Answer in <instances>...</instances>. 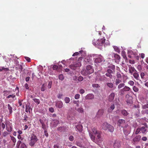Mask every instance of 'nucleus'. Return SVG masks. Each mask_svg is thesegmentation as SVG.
I'll return each instance as SVG.
<instances>
[{"label": "nucleus", "instance_id": "obj_26", "mask_svg": "<svg viewBox=\"0 0 148 148\" xmlns=\"http://www.w3.org/2000/svg\"><path fill=\"white\" fill-rule=\"evenodd\" d=\"M115 53L113 52L110 53L108 54L107 57L109 59H113Z\"/></svg>", "mask_w": 148, "mask_h": 148}, {"label": "nucleus", "instance_id": "obj_46", "mask_svg": "<svg viewBox=\"0 0 148 148\" xmlns=\"http://www.w3.org/2000/svg\"><path fill=\"white\" fill-rule=\"evenodd\" d=\"M121 81L120 80H119V79H116V81L115 82V84L116 85H118L119 83H121Z\"/></svg>", "mask_w": 148, "mask_h": 148}, {"label": "nucleus", "instance_id": "obj_64", "mask_svg": "<svg viewBox=\"0 0 148 148\" xmlns=\"http://www.w3.org/2000/svg\"><path fill=\"white\" fill-rule=\"evenodd\" d=\"M49 112L52 113H53L54 112V108L51 107L49 108Z\"/></svg>", "mask_w": 148, "mask_h": 148}, {"label": "nucleus", "instance_id": "obj_6", "mask_svg": "<svg viewBox=\"0 0 148 148\" xmlns=\"http://www.w3.org/2000/svg\"><path fill=\"white\" fill-rule=\"evenodd\" d=\"M86 141H84L83 140L81 139L78 140L76 142V145L81 147L82 148H86Z\"/></svg>", "mask_w": 148, "mask_h": 148}, {"label": "nucleus", "instance_id": "obj_17", "mask_svg": "<svg viewBox=\"0 0 148 148\" xmlns=\"http://www.w3.org/2000/svg\"><path fill=\"white\" fill-rule=\"evenodd\" d=\"M84 62H86L87 64H90L91 62V57L89 56H87L85 57L84 58Z\"/></svg>", "mask_w": 148, "mask_h": 148}, {"label": "nucleus", "instance_id": "obj_10", "mask_svg": "<svg viewBox=\"0 0 148 148\" xmlns=\"http://www.w3.org/2000/svg\"><path fill=\"white\" fill-rule=\"evenodd\" d=\"M114 71H113L112 70L108 69L105 74V75L107 77H109L110 79H111L112 77V74L114 73Z\"/></svg>", "mask_w": 148, "mask_h": 148}, {"label": "nucleus", "instance_id": "obj_16", "mask_svg": "<svg viewBox=\"0 0 148 148\" xmlns=\"http://www.w3.org/2000/svg\"><path fill=\"white\" fill-rule=\"evenodd\" d=\"M113 146L114 148H120L121 145L119 141V140H115L114 142Z\"/></svg>", "mask_w": 148, "mask_h": 148}, {"label": "nucleus", "instance_id": "obj_43", "mask_svg": "<svg viewBox=\"0 0 148 148\" xmlns=\"http://www.w3.org/2000/svg\"><path fill=\"white\" fill-rule=\"evenodd\" d=\"M89 134L90 136L92 139V140L93 141H94L95 140V136L92 135V134L90 133L89 131Z\"/></svg>", "mask_w": 148, "mask_h": 148}, {"label": "nucleus", "instance_id": "obj_37", "mask_svg": "<svg viewBox=\"0 0 148 148\" xmlns=\"http://www.w3.org/2000/svg\"><path fill=\"white\" fill-rule=\"evenodd\" d=\"M103 113V109H100L98 110L97 113V115H99V116H101Z\"/></svg>", "mask_w": 148, "mask_h": 148}, {"label": "nucleus", "instance_id": "obj_51", "mask_svg": "<svg viewBox=\"0 0 148 148\" xmlns=\"http://www.w3.org/2000/svg\"><path fill=\"white\" fill-rule=\"evenodd\" d=\"M109 45H110L109 41L108 40H107L106 41V42H105V43H104V47H105L108 46H109Z\"/></svg>", "mask_w": 148, "mask_h": 148}, {"label": "nucleus", "instance_id": "obj_61", "mask_svg": "<svg viewBox=\"0 0 148 148\" xmlns=\"http://www.w3.org/2000/svg\"><path fill=\"white\" fill-rule=\"evenodd\" d=\"M63 95L62 93H59L57 95V97L58 99L62 98V97L63 96Z\"/></svg>", "mask_w": 148, "mask_h": 148}, {"label": "nucleus", "instance_id": "obj_34", "mask_svg": "<svg viewBox=\"0 0 148 148\" xmlns=\"http://www.w3.org/2000/svg\"><path fill=\"white\" fill-rule=\"evenodd\" d=\"M98 79L100 81H104L106 80L107 78L104 75H103L99 77Z\"/></svg>", "mask_w": 148, "mask_h": 148}, {"label": "nucleus", "instance_id": "obj_11", "mask_svg": "<svg viewBox=\"0 0 148 148\" xmlns=\"http://www.w3.org/2000/svg\"><path fill=\"white\" fill-rule=\"evenodd\" d=\"M117 125L119 126L124 127L125 125H127L125 123V120L123 119H119L117 122Z\"/></svg>", "mask_w": 148, "mask_h": 148}, {"label": "nucleus", "instance_id": "obj_41", "mask_svg": "<svg viewBox=\"0 0 148 148\" xmlns=\"http://www.w3.org/2000/svg\"><path fill=\"white\" fill-rule=\"evenodd\" d=\"M108 68L110 69H111L113 70V71H114V70L115 69V66L113 64H111L108 66Z\"/></svg>", "mask_w": 148, "mask_h": 148}, {"label": "nucleus", "instance_id": "obj_3", "mask_svg": "<svg viewBox=\"0 0 148 148\" xmlns=\"http://www.w3.org/2000/svg\"><path fill=\"white\" fill-rule=\"evenodd\" d=\"M94 72V69L91 66L89 65L86 66V69H83L81 71L82 74L84 75H86L90 74Z\"/></svg>", "mask_w": 148, "mask_h": 148}, {"label": "nucleus", "instance_id": "obj_29", "mask_svg": "<svg viewBox=\"0 0 148 148\" xmlns=\"http://www.w3.org/2000/svg\"><path fill=\"white\" fill-rule=\"evenodd\" d=\"M121 113L124 116H127L129 114L127 111L125 110H121Z\"/></svg>", "mask_w": 148, "mask_h": 148}, {"label": "nucleus", "instance_id": "obj_35", "mask_svg": "<svg viewBox=\"0 0 148 148\" xmlns=\"http://www.w3.org/2000/svg\"><path fill=\"white\" fill-rule=\"evenodd\" d=\"M47 86V84L45 83L43 84L41 88V90L42 91H44L46 89V86Z\"/></svg>", "mask_w": 148, "mask_h": 148}, {"label": "nucleus", "instance_id": "obj_27", "mask_svg": "<svg viewBox=\"0 0 148 148\" xmlns=\"http://www.w3.org/2000/svg\"><path fill=\"white\" fill-rule=\"evenodd\" d=\"M139 133H140V128L138 127L136 129H135L134 130L133 134L137 135Z\"/></svg>", "mask_w": 148, "mask_h": 148}, {"label": "nucleus", "instance_id": "obj_5", "mask_svg": "<svg viewBox=\"0 0 148 148\" xmlns=\"http://www.w3.org/2000/svg\"><path fill=\"white\" fill-rule=\"evenodd\" d=\"M38 140V139L35 135L32 134L30 138V140L29 143V145L31 147L33 146Z\"/></svg>", "mask_w": 148, "mask_h": 148}, {"label": "nucleus", "instance_id": "obj_42", "mask_svg": "<svg viewBox=\"0 0 148 148\" xmlns=\"http://www.w3.org/2000/svg\"><path fill=\"white\" fill-rule=\"evenodd\" d=\"M107 85L110 88H112L113 87V84L111 83H108Z\"/></svg>", "mask_w": 148, "mask_h": 148}, {"label": "nucleus", "instance_id": "obj_47", "mask_svg": "<svg viewBox=\"0 0 148 148\" xmlns=\"http://www.w3.org/2000/svg\"><path fill=\"white\" fill-rule=\"evenodd\" d=\"M33 100L37 104H39L40 103V101L38 99H33Z\"/></svg>", "mask_w": 148, "mask_h": 148}, {"label": "nucleus", "instance_id": "obj_28", "mask_svg": "<svg viewBox=\"0 0 148 148\" xmlns=\"http://www.w3.org/2000/svg\"><path fill=\"white\" fill-rule=\"evenodd\" d=\"M130 87L127 86H125L123 89L121 90V91L122 92L129 91H130Z\"/></svg>", "mask_w": 148, "mask_h": 148}, {"label": "nucleus", "instance_id": "obj_56", "mask_svg": "<svg viewBox=\"0 0 148 148\" xmlns=\"http://www.w3.org/2000/svg\"><path fill=\"white\" fill-rule=\"evenodd\" d=\"M21 148H27L26 145L24 143H22L21 145Z\"/></svg>", "mask_w": 148, "mask_h": 148}, {"label": "nucleus", "instance_id": "obj_21", "mask_svg": "<svg viewBox=\"0 0 148 148\" xmlns=\"http://www.w3.org/2000/svg\"><path fill=\"white\" fill-rule=\"evenodd\" d=\"M59 123V121L58 120L55 119L53 120L51 123V124H53L54 127L57 126Z\"/></svg>", "mask_w": 148, "mask_h": 148}, {"label": "nucleus", "instance_id": "obj_33", "mask_svg": "<svg viewBox=\"0 0 148 148\" xmlns=\"http://www.w3.org/2000/svg\"><path fill=\"white\" fill-rule=\"evenodd\" d=\"M76 110L79 113H84V110L83 108L82 107L79 108L77 109H76Z\"/></svg>", "mask_w": 148, "mask_h": 148}, {"label": "nucleus", "instance_id": "obj_9", "mask_svg": "<svg viewBox=\"0 0 148 148\" xmlns=\"http://www.w3.org/2000/svg\"><path fill=\"white\" fill-rule=\"evenodd\" d=\"M137 51L136 50L128 51L127 52L128 57L130 58H132L136 55H137Z\"/></svg>", "mask_w": 148, "mask_h": 148}, {"label": "nucleus", "instance_id": "obj_22", "mask_svg": "<svg viewBox=\"0 0 148 148\" xmlns=\"http://www.w3.org/2000/svg\"><path fill=\"white\" fill-rule=\"evenodd\" d=\"M141 136L140 135L136 136L133 139V141L135 143H137L140 141L141 139Z\"/></svg>", "mask_w": 148, "mask_h": 148}, {"label": "nucleus", "instance_id": "obj_44", "mask_svg": "<svg viewBox=\"0 0 148 148\" xmlns=\"http://www.w3.org/2000/svg\"><path fill=\"white\" fill-rule=\"evenodd\" d=\"M58 78L60 80L62 81L64 79V77L62 74H61L59 75Z\"/></svg>", "mask_w": 148, "mask_h": 148}, {"label": "nucleus", "instance_id": "obj_15", "mask_svg": "<svg viewBox=\"0 0 148 148\" xmlns=\"http://www.w3.org/2000/svg\"><path fill=\"white\" fill-rule=\"evenodd\" d=\"M55 106L57 108H61L63 107V103L61 101H58L56 102Z\"/></svg>", "mask_w": 148, "mask_h": 148}, {"label": "nucleus", "instance_id": "obj_45", "mask_svg": "<svg viewBox=\"0 0 148 148\" xmlns=\"http://www.w3.org/2000/svg\"><path fill=\"white\" fill-rule=\"evenodd\" d=\"M121 55L123 58L125 59L127 58L125 55V52L124 51H122L121 52Z\"/></svg>", "mask_w": 148, "mask_h": 148}, {"label": "nucleus", "instance_id": "obj_23", "mask_svg": "<svg viewBox=\"0 0 148 148\" xmlns=\"http://www.w3.org/2000/svg\"><path fill=\"white\" fill-rule=\"evenodd\" d=\"M73 59H74L73 58H71L69 60H67L65 61L64 60H63L61 62L63 64H65L66 63L70 64V63L72 62L71 60H73Z\"/></svg>", "mask_w": 148, "mask_h": 148}, {"label": "nucleus", "instance_id": "obj_2", "mask_svg": "<svg viewBox=\"0 0 148 148\" xmlns=\"http://www.w3.org/2000/svg\"><path fill=\"white\" fill-rule=\"evenodd\" d=\"M101 127L103 130H108L111 132H113L114 130V127L106 122H105L103 123Z\"/></svg>", "mask_w": 148, "mask_h": 148}, {"label": "nucleus", "instance_id": "obj_58", "mask_svg": "<svg viewBox=\"0 0 148 148\" xmlns=\"http://www.w3.org/2000/svg\"><path fill=\"white\" fill-rule=\"evenodd\" d=\"M143 108L144 109H145L148 108V103H147L144 105L143 106Z\"/></svg>", "mask_w": 148, "mask_h": 148}, {"label": "nucleus", "instance_id": "obj_20", "mask_svg": "<svg viewBox=\"0 0 148 148\" xmlns=\"http://www.w3.org/2000/svg\"><path fill=\"white\" fill-rule=\"evenodd\" d=\"M115 94L114 92L111 93L108 97V101L110 102H112L114 99Z\"/></svg>", "mask_w": 148, "mask_h": 148}, {"label": "nucleus", "instance_id": "obj_48", "mask_svg": "<svg viewBox=\"0 0 148 148\" xmlns=\"http://www.w3.org/2000/svg\"><path fill=\"white\" fill-rule=\"evenodd\" d=\"M133 90L136 92H138L139 90L138 88L135 86H134L133 87Z\"/></svg>", "mask_w": 148, "mask_h": 148}, {"label": "nucleus", "instance_id": "obj_55", "mask_svg": "<svg viewBox=\"0 0 148 148\" xmlns=\"http://www.w3.org/2000/svg\"><path fill=\"white\" fill-rule=\"evenodd\" d=\"M83 77L82 76H79V77L77 79V81H78V82H81L83 80Z\"/></svg>", "mask_w": 148, "mask_h": 148}, {"label": "nucleus", "instance_id": "obj_30", "mask_svg": "<svg viewBox=\"0 0 148 148\" xmlns=\"http://www.w3.org/2000/svg\"><path fill=\"white\" fill-rule=\"evenodd\" d=\"M82 126L80 125H79L76 126V128L78 131L80 132H81L82 131Z\"/></svg>", "mask_w": 148, "mask_h": 148}, {"label": "nucleus", "instance_id": "obj_19", "mask_svg": "<svg viewBox=\"0 0 148 148\" xmlns=\"http://www.w3.org/2000/svg\"><path fill=\"white\" fill-rule=\"evenodd\" d=\"M129 73L132 75L133 73L137 72V71L132 66L130 65L129 66Z\"/></svg>", "mask_w": 148, "mask_h": 148}, {"label": "nucleus", "instance_id": "obj_38", "mask_svg": "<svg viewBox=\"0 0 148 148\" xmlns=\"http://www.w3.org/2000/svg\"><path fill=\"white\" fill-rule=\"evenodd\" d=\"M57 130L58 131L60 132H62L64 131L65 130V128L64 127H58Z\"/></svg>", "mask_w": 148, "mask_h": 148}, {"label": "nucleus", "instance_id": "obj_54", "mask_svg": "<svg viewBox=\"0 0 148 148\" xmlns=\"http://www.w3.org/2000/svg\"><path fill=\"white\" fill-rule=\"evenodd\" d=\"M22 143H21V141L20 140H18L17 143L16 144V147L17 148H19V146H20V145Z\"/></svg>", "mask_w": 148, "mask_h": 148}, {"label": "nucleus", "instance_id": "obj_25", "mask_svg": "<svg viewBox=\"0 0 148 148\" xmlns=\"http://www.w3.org/2000/svg\"><path fill=\"white\" fill-rule=\"evenodd\" d=\"M133 76L134 78L136 80H140V77L139 76V75L138 72L137 71L133 73Z\"/></svg>", "mask_w": 148, "mask_h": 148}, {"label": "nucleus", "instance_id": "obj_53", "mask_svg": "<svg viewBox=\"0 0 148 148\" xmlns=\"http://www.w3.org/2000/svg\"><path fill=\"white\" fill-rule=\"evenodd\" d=\"M114 108H115V106H114V104H111V106L110 107V108L108 110V111H109L110 110V109H111L112 110H113L114 109Z\"/></svg>", "mask_w": 148, "mask_h": 148}, {"label": "nucleus", "instance_id": "obj_4", "mask_svg": "<svg viewBox=\"0 0 148 148\" xmlns=\"http://www.w3.org/2000/svg\"><path fill=\"white\" fill-rule=\"evenodd\" d=\"M93 56L97 57V58H94L93 59L95 62L97 64L100 63L102 61H105L103 58L100 55L94 54Z\"/></svg>", "mask_w": 148, "mask_h": 148}, {"label": "nucleus", "instance_id": "obj_7", "mask_svg": "<svg viewBox=\"0 0 148 148\" xmlns=\"http://www.w3.org/2000/svg\"><path fill=\"white\" fill-rule=\"evenodd\" d=\"M92 131L93 133L97 136V138L98 141H101V132L97 130L96 128H94L92 129Z\"/></svg>", "mask_w": 148, "mask_h": 148}, {"label": "nucleus", "instance_id": "obj_59", "mask_svg": "<svg viewBox=\"0 0 148 148\" xmlns=\"http://www.w3.org/2000/svg\"><path fill=\"white\" fill-rule=\"evenodd\" d=\"M52 82L51 81H50L49 82V84L47 86V87L49 89L51 88Z\"/></svg>", "mask_w": 148, "mask_h": 148}, {"label": "nucleus", "instance_id": "obj_1", "mask_svg": "<svg viewBox=\"0 0 148 148\" xmlns=\"http://www.w3.org/2000/svg\"><path fill=\"white\" fill-rule=\"evenodd\" d=\"M106 40L105 38L104 37L103 38L98 39L96 41L95 39L92 41V44L96 47L101 49Z\"/></svg>", "mask_w": 148, "mask_h": 148}, {"label": "nucleus", "instance_id": "obj_18", "mask_svg": "<svg viewBox=\"0 0 148 148\" xmlns=\"http://www.w3.org/2000/svg\"><path fill=\"white\" fill-rule=\"evenodd\" d=\"M113 59L115 60V62L116 63H118L120 60V57L119 55L115 53Z\"/></svg>", "mask_w": 148, "mask_h": 148}, {"label": "nucleus", "instance_id": "obj_24", "mask_svg": "<svg viewBox=\"0 0 148 148\" xmlns=\"http://www.w3.org/2000/svg\"><path fill=\"white\" fill-rule=\"evenodd\" d=\"M94 95L92 94H88L86 97L85 98L86 99H94Z\"/></svg>", "mask_w": 148, "mask_h": 148}, {"label": "nucleus", "instance_id": "obj_52", "mask_svg": "<svg viewBox=\"0 0 148 148\" xmlns=\"http://www.w3.org/2000/svg\"><path fill=\"white\" fill-rule=\"evenodd\" d=\"M30 108L29 106H28L27 105H26L25 106V112H30L29 111Z\"/></svg>", "mask_w": 148, "mask_h": 148}, {"label": "nucleus", "instance_id": "obj_62", "mask_svg": "<svg viewBox=\"0 0 148 148\" xmlns=\"http://www.w3.org/2000/svg\"><path fill=\"white\" fill-rule=\"evenodd\" d=\"M11 139L14 143H16V140L14 136L11 137Z\"/></svg>", "mask_w": 148, "mask_h": 148}, {"label": "nucleus", "instance_id": "obj_8", "mask_svg": "<svg viewBox=\"0 0 148 148\" xmlns=\"http://www.w3.org/2000/svg\"><path fill=\"white\" fill-rule=\"evenodd\" d=\"M123 128V131L124 134L126 135H128L130 133L131 127L128 125H125Z\"/></svg>", "mask_w": 148, "mask_h": 148}, {"label": "nucleus", "instance_id": "obj_36", "mask_svg": "<svg viewBox=\"0 0 148 148\" xmlns=\"http://www.w3.org/2000/svg\"><path fill=\"white\" fill-rule=\"evenodd\" d=\"M8 68H5L4 67H0V71H9Z\"/></svg>", "mask_w": 148, "mask_h": 148}, {"label": "nucleus", "instance_id": "obj_60", "mask_svg": "<svg viewBox=\"0 0 148 148\" xmlns=\"http://www.w3.org/2000/svg\"><path fill=\"white\" fill-rule=\"evenodd\" d=\"M116 76L118 78H121L122 77V75L119 72H118L116 73Z\"/></svg>", "mask_w": 148, "mask_h": 148}, {"label": "nucleus", "instance_id": "obj_13", "mask_svg": "<svg viewBox=\"0 0 148 148\" xmlns=\"http://www.w3.org/2000/svg\"><path fill=\"white\" fill-rule=\"evenodd\" d=\"M81 66V62H77L75 64H74L70 65V67L73 70H75L77 67L80 66Z\"/></svg>", "mask_w": 148, "mask_h": 148}, {"label": "nucleus", "instance_id": "obj_40", "mask_svg": "<svg viewBox=\"0 0 148 148\" xmlns=\"http://www.w3.org/2000/svg\"><path fill=\"white\" fill-rule=\"evenodd\" d=\"M64 100L66 103H69L70 101V99L68 97H65L64 99Z\"/></svg>", "mask_w": 148, "mask_h": 148}, {"label": "nucleus", "instance_id": "obj_49", "mask_svg": "<svg viewBox=\"0 0 148 148\" xmlns=\"http://www.w3.org/2000/svg\"><path fill=\"white\" fill-rule=\"evenodd\" d=\"M73 102L74 104H76L77 106L79 107V101L78 100H74Z\"/></svg>", "mask_w": 148, "mask_h": 148}, {"label": "nucleus", "instance_id": "obj_63", "mask_svg": "<svg viewBox=\"0 0 148 148\" xmlns=\"http://www.w3.org/2000/svg\"><path fill=\"white\" fill-rule=\"evenodd\" d=\"M92 86L93 87L95 88H98L99 87L98 84H92Z\"/></svg>", "mask_w": 148, "mask_h": 148}, {"label": "nucleus", "instance_id": "obj_12", "mask_svg": "<svg viewBox=\"0 0 148 148\" xmlns=\"http://www.w3.org/2000/svg\"><path fill=\"white\" fill-rule=\"evenodd\" d=\"M144 126L140 128V133L145 134L147 131L148 126L147 124L145 123L144 124Z\"/></svg>", "mask_w": 148, "mask_h": 148}, {"label": "nucleus", "instance_id": "obj_31", "mask_svg": "<svg viewBox=\"0 0 148 148\" xmlns=\"http://www.w3.org/2000/svg\"><path fill=\"white\" fill-rule=\"evenodd\" d=\"M113 47L114 50L116 52H118L119 53H120L121 52V50L119 47L115 46H113Z\"/></svg>", "mask_w": 148, "mask_h": 148}, {"label": "nucleus", "instance_id": "obj_14", "mask_svg": "<svg viewBox=\"0 0 148 148\" xmlns=\"http://www.w3.org/2000/svg\"><path fill=\"white\" fill-rule=\"evenodd\" d=\"M6 128L7 130L9 132H10L12 131V128L10 124V122H7L5 123Z\"/></svg>", "mask_w": 148, "mask_h": 148}, {"label": "nucleus", "instance_id": "obj_50", "mask_svg": "<svg viewBox=\"0 0 148 148\" xmlns=\"http://www.w3.org/2000/svg\"><path fill=\"white\" fill-rule=\"evenodd\" d=\"M125 86V84L124 83L120 84L118 86V88L119 89H120L122 88L123 87Z\"/></svg>", "mask_w": 148, "mask_h": 148}, {"label": "nucleus", "instance_id": "obj_57", "mask_svg": "<svg viewBox=\"0 0 148 148\" xmlns=\"http://www.w3.org/2000/svg\"><path fill=\"white\" fill-rule=\"evenodd\" d=\"M16 97L15 95L14 94H13L12 95H10L8 96L7 97V98H9L10 97L12 98H14Z\"/></svg>", "mask_w": 148, "mask_h": 148}, {"label": "nucleus", "instance_id": "obj_39", "mask_svg": "<svg viewBox=\"0 0 148 148\" xmlns=\"http://www.w3.org/2000/svg\"><path fill=\"white\" fill-rule=\"evenodd\" d=\"M79 53L82 54L81 56L83 57H84L86 55V52L84 51L81 50L79 51Z\"/></svg>", "mask_w": 148, "mask_h": 148}, {"label": "nucleus", "instance_id": "obj_32", "mask_svg": "<svg viewBox=\"0 0 148 148\" xmlns=\"http://www.w3.org/2000/svg\"><path fill=\"white\" fill-rule=\"evenodd\" d=\"M8 108L9 111V114H11L12 112V108L9 104L8 105Z\"/></svg>", "mask_w": 148, "mask_h": 148}]
</instances>
